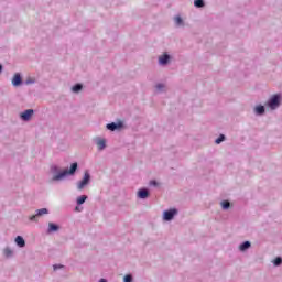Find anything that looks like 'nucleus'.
I'll use <instances>...</instances> for the list:
<instances>
[{"instance_id":"23","label":"nucleus","mask_w":282,"mask_h":282,"mask_svg":"<svg viewBox=\"0 0 282 282\" xmlns=\"http://www.w3.org/2000/svg\"><path fill=\"white\" fill-rule=\"evenodd\" d=\"M273 265L275 268H279V265H282V258L281 257H276L274 260H273Z\"/></svg>"},{"instance_id":"3","label":"nucleus","mask_w":282,"mask_h":282,"mask_svg":"<svg viewBox=\"0 0 282 282\" xmlns=\"http://www.w3.org/2000/svg\"><path fill=\"white\" fill-rule=\"evenodd\" d=\"M89 184H91V174L89 173V170H86L83 178L77 183V189L83 191V188L89 186Z\"/></svg>"},{"instance_id":"31","label":"nucleus","mask_w":282,"mask_h":282,"mask_svg":"<svg viewBox=\"0 0 282 282\" xmlns=\"http://www.w3.org/2000/svg\"><path fill=\"white\" fill-rule=\"evenodd\" d=\"M78 206H79V205H77V206L75 207V210H80V208H78Z\"/></svg>"},{"instance_id":"22","label":"nucleus","mask_w":282,"mask_h":282,"mask_svg":"<svg viewBox=\"0 0 282 282\" xmlns=\"http://www.w3.org/2000/svg\"><path fill=\"white\" fill-rule=\"evenodd\" d=\"M221 142H226V134H219V137L215 140V144H221Z\"/></svg>"},{"instance_id":"9","label":"nucleus","mask_w":282,"mask_h":282,"mask_svg":"<svg viewBox=\"0 0 282 282\" xmlns=\"http://www.w3.org/2000/svg\"><path fill=\"white\" fill-rule=\"evenodd\" d=\"M171 55L169 53H163L161 56H159V65L161 67H166L169 63H171Z\"/></svg>"},{"instance_id":"1","label":"nucleus","mask_w":282,"mask_h":282,"mask_svg":"<svg viewBox=\"0 0 282 282\" xmlns=\"http://www.w3.org/2000/svg\"><path fill=\"white\" fill-rule=\"evenodd\" d=\"M76 171H78V162H74L70 164L69 169L61 170L58 165L51 166L52 178L51 182H63L65 177H74L76 175Z\"/></svg>"},{"instance_id":"6","label":"nucleus","mask_w":282,"mask_h":282,"mask_svg":"<svg viewBox=\"0 0 282 282\" xmlns=\"http://www.w3.org/2000/svg\"><path fill=\"white\" fill-rule=\"evenodd\" d=\"M43 215H50V209L41 208L35 210V215L29 217L30 221H39V217H43Z\"/></svg>"},{"instance_id":"4","label":"nucleus","mask_w":282,"mask_h":282,"mask_svg":"<svg viewBox=\"0 0 282 282\" xmlns=\"http://www.w3.org/2000/svg\"><path fill=\"white\" fill-rule=\"evenodd\" d=\"M180 214V209L173 207L163 212V221H173L176 215Z\"/></svg>"},{"instance_id":"24","label":"nucleus","mask_w":282,"mask_h":282,"mask_svg":"<svg viewBox=\"0 0 282 282\" xmlns=\"http://www.w3.org/2000/svg\"><path fill=\"white\" fill-rule=\"evenodd\" d=\"M123 282H133V275L132 274H126L123 276Z\"/></svg>"},{"instance_id":"16","label":"nucleus","mask_w":282,"mask_h":282,"mask_svg":"<svg viewBox=\"0 0 282 282\" xmlns=\"http://www.w3.org/2000/svg\"><path fill=\"white\" fill-rule=\"evenodd\" d=\"M14 241L18 248H25V239L23 238V236H17Z\"/></svg>"},{"instance_id":"28","label":"nucleus","mask_w":282,"mask_h":282,"mask_svg":"<svg viewBox=\"0 0 282 282\" xmlns=\"http://www.w3.org/2000/svg\"><path fill=\"white\" fill-rule=\"evenodd\" d=\"M155 87H156V90H158V91H164V87H165V86H164V84H161V83H160V84H156Z\"/></svg>"},{"instance_id":"13","label":"nucleus","mask_w":282,"mask_h":282,"mask_svg":"<svg viewBox=\"0 0 282 282\" xmlns=\"http://www.w3.org/2000/svg\"><path fill=\"white\" fill-rule=\"evenodd\" d=\"M96 144H97L99 151H105V149H107V140L106 139L97 138Z\"/></svg>"},{"instance_id":"7","label":"nucleus","mask_w":282,"mask_h":282,"mask_svg":"<svg viewBox=\"0 0 282 282\" xmlns=\"http://www.w3.org/2000/svg\"><path fill=\"white\" fill-rule=\"evenodd\" d=\"M32 116H34V109H26L20 113V119L23 122H30L32 120Z\"/></svg>"},{"instance_id":"5","label":"nucleus","mask_w":282,"mask_h":282,"mask_svg":"<svg viewBox=\"0 0 282 282\" xmlns=\"http://www.w3.org/2000/svg\"><path fill=\"white\" fill-rule=\"evenodd\" d=\"M108 131H122L124 129V121L119 120L118 122H110L106 124Z\"/></svg>"},{"instance_id":"21","label":"nucleus","mask_w":282,"mask_h":282,"mask_svg":"<svg viewBox=\"0 0 282 282\" xmlns=\"http://www.w3.org/2000/svg\"><path fill=\"white\" fill-rule=\"evenodd\" d=\"M194 6L196 8H206V2L204 0H194Z\"/></svg>"},{"instance_id":"11","label":"nucleus","mask_w":282,"mask_h":282,"mask_svg":"<svg viewBox=\"0 0 282 282\" xmlns=\"http://www.w3.org/2000/svg\"><path fill=\"white\" fill-rule=\"evenodd\" d=\"M61 230V225L56 223H48V228H47V235H52V232H58Z\"/></svg>"},{"instance_id":"18","label":"nucleus","mask_w":282,"mask_h":282,"mask_svg":"<svg viewBox=\"0 0 282 282\" xmlns=\"http://www.w3.org/2000/svg\"><path fill=\"white\" fill-rule=\"evenodd\" d=\"M83 84L82 83H77L75 85L72 86L70 90L73 94H80V90L83 89Z\"/></svg>"},{"instance_id":"2","label":"nucleus","mask_w":282,"mask_h":282,"mask_svg":"<svg viewBox=\"0 0 282 282\" xmlns=\"http://www.w3.org/2000/svg\"><path fill=\"white\" fill-rule=\"evenodd\" d=\"M281 94H275L268 99V101L265 102V107L271 109V111H274L275 109H279V107H281Z\"/></svg>"},{"instance_id":"27","label":"nucleus","mask_w":282,"mask_h":282,"mask_svg":"<svg viewBox=\"0 0 282 282\" xmlns=\"http://www.w3.org/2000/svg\"><path fill=\"white\" fill-rule=\"evenodd\" d=\"M63 268H65V265H63V264H54V265H53L54 272H56V271H58V270H63Z\"/></svg>"},{"instance_id":"10","label":"nucleus","mask_w":282,"mask_h":282,"mask_svg":"<svg viewBox=\"0 0 282 282\" xmlns=\"http://www.w3.org/2000/svg\"><path fill=\"white\" fill-rule=\"evenodd\" d=\"M137 197L139 199H149V197H151V192L149 191V188L142 187L138 191Z\"/></svg>"},{"instance_id":"20","label":"nucleus","mask_w":282,"mask_h":282,"mask_svg":"<svg viewBox=\"0 0 282 282\" xmlns=\"http://www.w3.org/2000/svg\"><path fill=\"white\" fill-rule=\"evenodd\" d=\"M220 206L224 210H230V206H231L230 200L220 202Z\"/></svg>"},{"instance_id":"30","label":"nucleus","mask_w":282,"mask_h":282,"mask_svg":"<svg viewBox=\"0 0 282 282\" xmlns=\"http://www.w3.org/2000/svg\"><path fill=\"white\" fill-rule=\"evenodd\" d=\"M3 72V65L0 64V74Z\"/></svg>"},{"instance_id":"12","label":"nucleus","mask_w":282,"mask_h":282,"mask_svg":"<svg viewBox=\"0 0 282 282\" xmlns=\"http://www.w3.org/2000/svg\"><path fill=\"white\" fill-rule=\"evenodd\" d=\"M250 248H252V242H250V240H246L239 245L240 252H248Z\"/></svg>"},{"instance_id":"19","label":"nucleus","mask_w":282,"mask_h":282,"mask_svg":"<svg viewBox=\"0 0 282 282\" xmlns=\"http://www.w3.org/2000/svg\"><path fill=\"white\" fill-rule=\"evenodd\" d=\"M3 254L7 259H12L14 251H12V249H10V247H6L3 250Z\"/></svg>"},{"instance_id":"25","label":"nucleus","mask_w":282,"mask_h":282,"mask_svg":"<svg viewBox=\"0 0 282 282\" xmlns=\"http://www.w3.org/2000/svg\"><path fill=\"white\" fill-rule=\"evenodd\" d=\"M149 186H153L154 188H158V186H160V183L155 180H151L149 182Z\"/></svg>"},{"instance_id":"29","label":"nucleus","mask_w":282,"mask_h":282,"mask_svg":"<svg viewBox=\"0 0 282 282\" xmlns=\"http://www.w3.org/2000/svg\"><path fill=\"white\" fill-rule=\"evenodd\" d=\"M98 282H108L107 279L101 278Z\"/></svg>"},{"instance_id":"15","label":"nucleus","mask_w":282,"mask_h":282,"mask_svg":"<svg viewBox=\"0 0 282 282\" xmlns=\"http://www.w3.org/2000/svg\"><path fill=\"white\" fill-rule=\"evenodd\" d=\"M174 23H175L176 28H184V25H185L184 19L182 18V15H175Z\"/></svg>"},{"instance_id":"14","label":"nucleus","mask_w":282,"mask_h":282,"mask_svg":"<svg viewBox=\"0 0 282 282\" xmlns=\"http://www.w3.org/2000/svg\"><path fill=\"white\" fill-rule=\"evenodd\" d=\"M254 113H256V116H265V106H263V105L256 106Z\"/></svg>"},{"instance_id":"17","label":"nucleus","mask_w":282,"mask_h":282,"mask_svg":"<svg viewBox=\"0 0 282 282\" xmlns=\"http://www.w3.org/2000/svg\"><path fill=\"white\" fill-rule=\"evenodd\" d=\"M87 199H89V196L87 195H80L76 198V205L77 206H83V204H85L87 202Z\"/></svg>"},{"instance_id":"8","label":"nucleus","mask_w":282,"mask_h":282,"mask_svg":"<svg viewBox=\"0 0 282 282\" xmlns=\"http://www.w3.org/2000/svg\"><path fill=\"white\" fill-rule=\"evenodd\" d=\"M13 87H21L23 85V75L21 73H15L11 79Z\"/></svg>"},{"instance_id":"26","label":"nucleus","mask_w":282,"mask_h":282,"mask_svg":"<svg viewBox=\"0 0 282 282\" xmlns=\"http://www.w3.org/2000/svg\"><path fill=\"white\" fill-rule=\"evenodd\" d=\"M34 83H36V80L32 77H29L25 82L24 85H34Z\"/></svg>"}]
</instances>
